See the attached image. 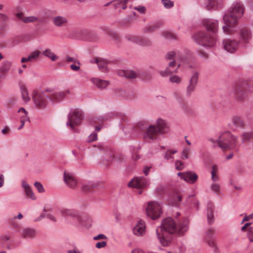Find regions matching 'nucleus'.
I'll return each instance as SVG.
<instances>
[{"label":"nucleus","mask_w":253,"mask_h":253,"mask_svg":"<svg viewBox=\"0 0 253 253\" xmlns=\"http://www.w3.org/2000/svg\"><path fill=\"white\" fill-rule=\"evenodd\" d=\"M22 97L25 102H28L30 100V98L29 96V94L27 89L25 86L22 85L20 87Z\"/></svg>","instance_id":"f704fd0d"},{"label":"nucleus","mask_w":253,"mask_h":253,"mask_svg":"<svg viewBox=\"0 0 253 253\" xmlns=\"http://www.w3.org/2000/svg\"><path fill=\"white\" fill-rule=\"evenodd\" d=\"M199 73L195 72L191 77L188 86L186 87V96L190 97L191 94L195 91L199 79Z\"/></svg>","instance_id":"9b49d317"},{"label":"nucleus","mask_w":253,"mask_h":253,"mask_svg":"<svg viewBox=\"0 0 253 253\" xmlns=\"http://www.w3.org/2000/svg\"><path fill=\"white\" fill-rule=\"evenodd\" d=\"M171 204L173 206L178 207L180 205L182 196L178 193H174L171 197Z\"/></svg>","instance_id":"7c9ffc66"},{"label":"nucleus","mask_w":253,"mask_h":253,"mask_svg":"<svg viewBox=\"0 0 253 253\" xmlns=\"http://www.w3.org/2000/svg\"><path fill=\"white\" fill-rule=\"evenodd\" d=\"M198 175L192 171L185 172L184 180L190 184H194L198 179Z\"/></svg>","instance_id":"f3484780"},{"label":"nucleus","mask_w":253,"mask_h":253,"mask_svg":"<svg viewBox=\"0 0 253 253\" xmlns=\"http://www.w3.org/2000/svg\"><path fill=\"white\" fill-rule=\"evenodd\" d=\"M42 55L50 58L52 61L56 60L58 57L49 49H46L42 52Z\"/></svg>","instance_id":"473e14b6"},{"label":"nucleus","mask_w":253,"mask_h":253,"mask_svg":"<svg viewBox=\"0 0 253 253\" xmlns=\"http://www.w3.org/2000/svg\"><path fill=\"white\" fill-rule=\"evenodd\" d=\"M253 92L250 85L247 83L238 84L235 88L234 95L237 101H243L248 95Z\"/></svg>","instance_id":"0eeeda50"},{"label":"nucleus","mask_w":253,"mask_h":253,"mask_svg":"<svg viewBox=\"0 0 253 253\" xmlns=\"http://www.w3.org/2000/svg\"><path fill=\"white\" fill-rule=\"evenodd\" d=\"M126 0H116L113 2V6L115 9H118L119 12L121 9H125L126 8Z\"/></svg>","instance_id":"bb28decb"},{"label":"nucleus","mask_w":253,"mask_h":253,"mask_svg":"<svg viewBox=\"0 0 253 253\" xmlns=\"http://www.w3.org/2000/svg\"><path fill=\"white\" fill-rule=\"evenodd\" d=\"M145 222L142 220H140L133 228V233L135 235L139 236L142 235L145 232Z\"/></svg>","instance_id":"6ab92c4d"},{"label":"nucleus","mask_w":253,"mask_h":253,"mask_svg":"<svg viewBox=\"0 0 253 253\" xmlns=\"http://www.w3.org/2000/svg\"><path fill=\"white\" fill-rule=\"evenodd\" d=\"M60 212L62 216L66 217L70 216L74 218H77L80 220L78 212L74 209H63L60 211Z\"/></svg>","instance_id":"aec40b11"},{"label":"nucleus","mask_w":253,"mask_h":253,"mask_svg":"<svg viewBox=\"0 0 253 253\" xmlns=\"http://www.w3.org/2000/svg\"><path fill=\"white\" fill-rule=\"evenodd\" d=\"M233 124L237 127L243 128L245 126V123L243 119L239 116H234L232 118Z\"/></svg>","instance_id":"c756f323"},{"label":"nucleus","mask_w":253,"mask_h":253,"mask_svg":"<svg viewBox=\"0 0 253 253\" xmlns=\"http://www.w3.org/2000/svg\"><path fill=\"white\" fill-rule=\"evenodd\" d=\"M34 186L39 193H43L44 192V189L41 183L36 181L34 183Z\"/></svg>","instance_id":"37998d69"},{"label":"nucleus","mask_w":253,"mask_h":253,"mask_svg":"<svg viewBox=\"0 0 253 253\" xmlns=\"http://www.w3.org/2000/svg\"><path fill=\"white\" fill-rule=\"evenodd\" d=\"M45 92H49V94L45 95L44 92H40L37 90H34L32 93V98L37 107L39 108H44L47 104L46 98H48L52 102L59 101L65 97L64 92H56L52 89H46Z\"/></svg>","instance_id":"20e7f679"},{"label":"nucleus","mask_w":253,"mask_h":253,"mask_svg":"<svg viewBox=\"0 0 253 253\" xmlns=\"http://www.w3.org/2000/svg\"><path fill=\"white\" fill-rule=\"evenodd\" d=\"M203 24L207 31L211 34L209 35L205 32L195 34L192 39L197 44L204 47L213 46L216 42V34L218 30V21L214 19H205L203 20Z\"/></svg>","instance_id":"f03ea898"},{"label":"nucleus","mask_w":253,"mask_h":253,"mask_svg":"<svg viewBox=\"0 0 253 253\" xmlns=\"http://www.w3.org/2000/svg\"><path fill=\"white\" fill-rule=\"evenodd\" d=\"M214 232L213 229H209L206 232V240L209 247L212 249L214 253H219V250L215 243L214 240L211 238L212 235V233Z\"/></svg>","instance_id":"2eb2a0df"},{"label":"nucleus","mask_w":253,"mask_h":253,"mask_svg":"<svg viewBox=\"0 0 253 253\" xmlns=\"http://www.w3.org/2000/svg\"><path fill=\"white\" fill-rule=\"evenodd\" d=\"M8 19V17L4 14L0 13V21H6Z\"/></svg>","instance_id":"680f3d73"},{"label":"nucleus","mask_w":253,"mask_h":253,"mask_svg":"<svg viewBox=\"0 0 253 253\" xmlns=\"http://www.w3.org/2000/svg\"><path fill=\"white\" fill-rule=\"evenodd\" d=\"M161 2L164 6L166 8H170L173 6V1L170 0H162Z\"/></svg>","instance_id":"a19ab883"},{"label":"nucleus","mask_w":253,"mask_h":253,"mask_svg":"<svg viewBox=\"0 0 253 253\" xmlns=\"http://www.w3.org/2000/svg\"><path fill=\"white\" fill-rule=\"evenodd\" d=\"M248 237L251 242H253V228L249 227L248 229Z\"/></svg>","instance_id":"de8ad7c7"},{"label":"nucleus","mask_w":253,"mask_h":253,"mask_svg":"<svg viewBox=\"0 0 253 253\" xmlns=\"http://www.w3.org/2000/svg\"><path fill=\"white\" fill-rule=\"evenodd\" d=\"M11 66V63L10 61H5L3 62L1 67L0 68V72L3 73H7Z\"/></svg>","instance_id":"72a5a7b5"},{"label":"nucleus","mask_w":253,"mask_h":253,"mask_svg":"<svg viewBox=\"0 0 253 253\" xmlns=\"http://www.w3.org/2000/svg\"><path fill=\"white\" fill-rule=\"evenodd\" d=\"M238 137L226 131L221 134L217 139V146L222 150L234 149L237 144Z\"/></svg>","instance_id":"423d86ee"},{"label":"nucleus","mask_w":253,"mask_h":253,"mask_svg":"<svg viewBox=\"0 0 253 253\" xmlns=\"http://www.w3.org/2000/svg\"><path fill=\"white\" fill-rule=\"evenodd\" d=\"M176 169L178 170H181L184 168L183 162L180 161L176 160L175 162Z\"/></svg>","instance_id":"09e8293b"},{"label":"nucleus","mask_w":253,"mask_h":253,"mask_svg":"<svg viewBox=\"0 0 253 253\" xmlns=\"http://www.w3.org/2000/svg\"><path fill=\"white\" fill-rule=\"evenodd\" d=\"M252 138H253V132L244 133L241 135L243 143L248 142Z\"/></svg>","instance_id":"c9c22d12"},{"label":"nucleus","mask_w":253,"mask_h":253,"mask_svg":"<svg viewBox=\"0 0 253 253\" xmlns=\"http://www.w3.org/2000/svg\"><path fill=\"white\" fill-rule=\"evenodd\" d=\"M137 44L143 46H150L152 45V42L148 39L139 37Z\"/></svg>","instance_id":"2f4dec72"},{"label":"nucleus","mask_w":253,"mask_h":253,"mask_svg":"<svg viewBox=\"0 0 253 253\" xmlns=\"http://www.w3.org/2000/svg\"><path fill=\"white\" fill-rule=\"evenodd\" d=\"M146 213L147 216L152 219L155 220L157 219L162 214L160 205L155 201L149 202L146 208Z\"/></svg>","instance_id":"9d476101"},{"label":"nucleus","mask_w":253,"mask_h":253,"mask_svg":"<svg viewBox=\"0 0 253 253\" xmlns=\"http://www.w3.org/2000/svg\"><path fill=\"white\" fill-rule=\"evenodd\" d=\"M107 245V243L105 241H102L97 242L95 245V247L97 249H100L105 247Z\"/></svg>","instance_id":"5fc2aeb1"},{"label":"nucleus","mask_w":253,"mask_h":253,"mask_svg":"<svg viewBox=\"0 0 253 253\" xmlns=\"http://www.w3.org/2000/svg\"><path fill=\"white\" fill-rule=\"evenodd\" d=\"M244 8L243 5L240 2L234 3L229 10V14H225L223 20L225 25L222 27L223 31L226 34L232 32V28L236 26L238 19L243 14Z\"/></svg>","instance_id":"7ed1b4c3"},{"label":"nucleus","mask_w":253,"mask_h":253,"mask_svg":"<svg viewBox=\"0 0 253 253\" xmlns=\"http://www.w3.org/2000/svg\"><path fill=\"white\" fill-rule=\"evenodd\" d=\"M253 218V214L252 213L251 214H250L249 215L247 216V215H246L245 216V217L244 218L242 222V223H243V222H244L245 221H248L250 219H252Z\"/></svg>","instance_id":"69168bd1"},{"label":"nucleus","mask_w":253,"mask_h":253,"mask_svg":"<svg viewBox=\"0 0 253 253\" xmlns=\"http://www.w3.org/2000/svg\"><path fill=\"white\" fill-rule=\"evenodd\" d=\"M26 121H27V120H26V118H21L20 122L21 124V126L18 128V129H21L24 126L25 122Z\"/></svg>","instance_id":"0e129e2a"},{"label":"nucleus","mask_w":253,"mask_h":253,"mask_svg":"<svg viewBox=\"0 0 253 253\" xmlns=\"http://www.w3.org/2000/svg\"><path fill=\"white\" fill-rule=\"evenodd\" d=\"M67 18L62 16H56L52 18V22L56 27H63L67 23Z\"/></svg>","instance_id":"4be33fe9"},{"label":"nucleus","mask_w":253,"mask_h":253,"mask_svg":"<svg viewBox=\"0 0 253 253\" xmlns=\"http://www.w3.org/2000/svg\"><path fill=\"white\" fill-rule=\"evenodd\" d=\"M123 75L126 78L133 79L141 76L140 73H136L131 70H127L122 72Z\"/></svg>","instance_id":"c85d7f7f"},{"label":"nucleus","mask_w":253,"mask_h":253,"mask_svg":"<svg viewBox=\"0 0 253 253\" xmlns=\"http://www.w3.org/2000/svg\"><path fill=\"white\" fill-rule=\"evenodd\" d=\"M135 9L137 10L140 13H144L146 10V8L144 6L136 7H135Z\"/></svg>","instance_id":"052dcab7"},{"label":"nucleus","mask_w":253,"mask_h":253,"mask_svg":"<svg viewBox=\"0 0 253 253\" xmlns=\"http://www.w3.org/2000/svg\"><path fill=\"white\" fill-rule=\"evenodd\" d=\"M68 253H81V252L77 248H74L73 250H70L67 251Z\"/></svg>","instance_id":"774afa93"},{"label":"nucleus","mask_w":253,"mask_h":253,"mask_svg":"<svg viewBox=\"0 0 253 253\" xmlns=\"http://www.w3.org/2000/svg\"><path fill=\"white\" fill-rule=\"evenodd\" d=\"M190 153V150L188 148H184L182 152V158L187 159H188V155Z\"/></svg>","instance_id":"8fccbe9b"},{"label":"nucleus","mask_w":253,"mask_h":253,"mask_svg":"<svg viewBox=\"0 0 253 253\" xmlns=\"http://www.w3.org/2000/svg\"><path fill=\"white\" fill-rule=\"evenodd\" d=\"M99 149L100 150H101V151H103L109 150L110 151V153L109 154V156L111 159L113 158V157H114V153H113V151H112L110 150V148H109L105 146L104 145H100V146H99Z\"/></svg>","instance_id":"79ce46f5"},{"label":"nucleus","mask_w":253,"mask_h":253,"mask_svg":"<svg viewBox=\"0 0 253 253\" xmlns=\"http://www.w3.org/2000/svg\"><path fill=\"white\" fill-rule=\"evenodd\" d=\"M25 191L26 193V195L28 198L33 200L36 199V197L34 195L30 187H28L25 190Z\"/></svg>","instance_id":"ea45409f"},{"label":"nucleus","mask_w":253,"mask_h":253,"mask_svg":"<svg viewBox=\"0 0 253 253\" xmlns=\"http://www.w3.org/2000/svg\"><path fill=\"white\" fill-rule=\"evenodd\" d=\"M107 239L106 236L105 235H104V234H99L97 236L93 237V239L95 240H99V239Z\"/></svg>","instance_id":"bf43d9fd"},{"label":"nucleus","mask_w":253,"mask_h":253,"mask_svg":"<svg viewBox=\"0 0 253 253\" xmlns=\"http://www.w3.org/2000/svg\"><path fill=\"white\" fill-rule=\"evenodd\" d=\"M160 27V25L159 24H156L145 27L143 31L145 33H152L159 29Z\"/></svg>","instance_id":"e433bc0d"},{"label":"nucleus","mask_w":253,"mask_h":253,"mask_svg":"<svg viewBox=\"0 0 253 253\" xmlns=\"http://www.w3.org/2000/svg\"><path fill=\"white\" fill-rule=\"evenodd\" d=\"M169 131V127L166 122L161 119H158L156 125H150L147 127L146 131L143 133V139L146 142H152L157 139L158 135L166 133Z\"/></svg>","instance_id":"39448f33"},{"label":"nucleus","mask_w":253,"mask_h":253,"mask_svg":"<svg viewBox=\"0 0 253 253\" xmlns=\"http://www.w3.org/2000/svg\"><path fill=\"white\" fill-rule=\"evenodd\" d=\"M163 36L168 39H173L174 38V36L169 32H163Z\"/></svg>","instance_id":"3c124183"},{"label":"nucleus","mask_w":253,"mask_h":253,"mask_svg":"<svg viewBox=\"0 0 253 253\" xmlns=\"http://www.w3.org/2000/svg\"><path fill=\"white\" fill-rule=\"evenodd\" d=\"M68 121L66 125L70 126L72 129H74V125H79L83 119V114L81 110L75 109L71 110L68 116Z\"/></svg>","instance_id":"6e6552de"},{"label":"nucleus","mask_w":253,"mask_h":253,"mask_svg":"<svg viewBox=\"0 0 253 253\" xmlns=\"http://www.w3.org/2000/svg\"><path fill=\"white\" fill-rule=\"evenodd\" d=\"M40 52L38 50L35 51L30 53L27 57V58L29 61H33L37 59L40 55Z\"/></svg>","instance_id":"4c0bfd02"},{"label":"nucleus","mask_w":253,"mask_h":253,"mask_svg":"<svg viewBox=\"0 0 253 253\" xmlns=\"http://www.w3.org/2000/svg\"><path fill=\"white\" fill-rule=\"evenodd\" d=\"M207 8L208 10L219 9L223 7V0H207Z\"/></svg>","instance_id":"dca6fc26"},{"label":"nucleus","mask_w":253,"mask_h":253,"mask_svg":"<svg viewBox=\"0 0 253 253\" xmlns=\"http://www.w3.org/2000/svg\"><path fill=\"white\" fill-rule=\"evenodd\" d=\"M240 38L244 42H248L251 38L250 30L247 28H243L240 31Z\"/></svg>","instance_id":"a878e982"},{"label":"nucleus","mask_w":253,"mask_h":253,"mask_svg":"<svg viewBox=\"0 0 253 253\" xmlns=\"http://www.w3.org/2000/svg\"><path fill=\"white\" fill-rule=\"evenodd\" d=\"M211 189L213 192L218 194L220 192V185L217 183H212L211 185Z\"/></svg>","instance_id":"c03bdc74"},{"label":"nucleus","mask_w":253,"mask_h":253,"mask_svg":"<svg viewBox=\"0 0 253 253\" xmlns=\"http://www.w3.org/2000/svg\"><path fill=\"white\" fill-rule=\"evenodd\" d=\"M211 180L213 182L217 181L219 180V177L217 175V173H215L211 172Z\"/></svg>","instance_id":"13d9d810"},{"label":"nucleus","mask_w":253,"mask_h":253,"mask_svg":"<svg viewBox=\"0 0 253 253\" xmlns=\"http://www.w3.org/2000/svg\"><path fill=\"white\" fill-rule=\"evenodd\" d=\"M66 61L68 62H73L75 63H77L78 65H80V62L78 61L76 58L70 57L69 55L66 56Z\"/></svg>","instance_id":"603ef678"},{"label":"nucleus","mask_w":253,"mask_h":253,"mask_svg":"<svg viewBox=\"0 0 253 253\" xmlns=\"http://www.w3.org/2000/svg\"><path fill=\"white\" fill-rule=\"evenodd\" d=\"M71 69L74 71H78L80 70V66L75 64H72L70 65Z\"/></svg>","instance_id":"e2e57ef3"},{"label":"nucleus","mask_w":253,"mask_h":253,"mask_svg":"<svg viewBox=\"0 0 253 253\" xmlns=\"http://www.w3.org/2000/svg\"><path fill=\"white\" fill-rule=\"evenodd\" d=\"M22 235L25 238H34L36 234V231L34 228H25L22 230Z\"/></svg>","instance_id":"393cba45"},{"label":"nucleus","mask_w":253,"mask_h":253,"mask_svg":"<svg viewBox=\"0 0 253 253\" xmlns=\"http://www.w3.org/2000/svg\"><path fill=\"white\" fill-rule=\"evenodd\" d=\"M97 139V133L95 132H93L88 137L87 141L89 142H93Z\"/></svg>","instance_id":"a18cd8bd"},{"label":"nucleus","mask_w":253,"mask_h":253,"mask_svg":"<svg viewBox=\"0 0 253 253\" xmlns=\"http://www.w3.org/2000/svg\"><path fill=\"white\" fill-rule=\"evenodd\" d=\"M83 220V222L85 219H86L87 220V225H84L85 226H86L87 227H90L91 226V223H92V219L91 218L88 216H84L82 220Z\"/></svg>","instance_id":"6e6d98bb"},{"label":"nucleus","mask_w":253,"mask_h":253,"mask_svg":"<svg viewBox=\"0 0 253 253\" xmlns=\"http://www.w3.org/2000/svg\"><path fill=\"white\" fill-rule=\"evenodd\" d=\"M175 55V52L173 51L169 52L166 55V58L168 60L172 59Z\"/></svg>","instance_id":"4d7b16f0"},{"label":"nucleus","mask_w":253,"mask_h":253,"mask_svg":"<svg viewBox=\"0 0 253 253\" xmlns=\"http://www.w3.org/2000/svg\"><path fill=\"white\" fill-rule=\"evenodd\" d=\"M175 65L176 63L174 60L170 62L169 64V67L167 68L164 71H160V74L162 77H167L171 75L173 72H176L177 69H172V68H174Z\"/></svg>","instance_id":"a211bd4d"},{"label":"nucleus","mask_w":253,"mask_h":253,"mask_svg":"<svg viewBox=\"0 0 253 253\" xmlns=\"http://www.w3.org/2000/svg\"><path fill=\"white\" fill-rule=\"evenodd\" d=\"M98 184L93 182H89L87 183H84L82 186V192L88 193L93 191V190L97 188Z\"/></svg>","instance_id":"5701e85b"},{"label":"nucleus","mask_w":253,"mask_h":253,"mask_svg":"<svg viewBox=\"0 0 253 253\" xmlns=\"http://www.w3.org/2000/svg\"><path fill=\"white\" fill-rule=\"evenodd\" d=\"M223 44L224 49L230 53H233L237 49L239 42L234 40L225 39L223 41Z\"/></svg>","instance_id":"4468645a"},{"label":"nucleus","mask_w":253,"mask_h":253,"mask_svg":"<svg viewBox=\"0 0 253 253\" xmlns=\"http://www.w3.org/2000/svg\"><path fill=\"white\" fill-rule=\"evenodd\" d=\"M91 81L93 84L100 89L105 88L109 84L108 81L98 78H92Z\"/></svg>","instance_id":"412c9836"},{"label":"nucleus","mask_w":253,"mask_h":253,"mask_svg":"<svg viewBox=\"0 0 253 253\" xmlns=\"http://www.w3.org/2000/svg\"><path fill=\"white\" fill-rule=\"evenodd\" d=\"M63 180L65 184L71 188H75L77 184V179L74 175L67 171H65L63 175Z\"/></svg>","instance_id":"ddd939ff"},{"label":"nucleus","mask_w":253,"mask_h":253,"mask_svg":"<svg viewBox=\"0 0 253 253\" xmlns=\"http://www.w3.org/2000/svg\"><path fill=\"white\" fill-rule=\"evenodd\" d=\"M51 13L52 12L51 10L45 9L42 12L43 17L40 18L34 16L24 17L22 13H17L16 16L25 23H32L37 21L42 23L45 21V18H50Z\"/></svg>","instance_id":"1a4fd4ad"},{"label":"nucleus","mask_w":253,"mask_h":253,"mask_svg":"<svg viewBox=\"0 0 253 253\" xmlns=\"http://www.w3.org/2000/svg\"><path fill=\"white\" fill-rule=\"evenodd\" d=\"M188 223L187 218L179 221L177 224L171 217L164 219L161 225L156 229L157 236L161 244L164 247L168 246L171 243L174 234L179 236L184 235L188 229Z\"/></svg>","instance_id":"f257e3e1"},{"label":"nucleus","mask_w":253,"mask_h":253,"mask_svg":"<svg viewBox=\"0 0 253 253\" xmlns=\"http://www.w3.org/2000/svg\"><path fill=\"white\" fill-rule=\"evenodd\" d=\"M169 81L172 83L179 84L181 82V79L177 76H173L170 77Z\"/></svg>","instance_id":"49530a36"},{"label":"nucleus","mask_w":253,"mask_h":253,"mask_svg":"<svg viewBox=\"0 0 253 253\" xmlns=\"http://www.w3.org/2000/svg\"><path fill=\"white\" fill-rule=\"evenodd\" d=\"M18 112L24 113V115L22 116L21 118H26V120H27L28 121H30L29 119L27 117L28 112L24 108H20L18 110Z\"/></svg>","instance_id":"864d4df0"},{"label":"nucleus","mask_w":253,"mask_h":253,"mask_svg":"<svg viewBox=\"0 0 253 253\" xmlns=\"http://www.w3.org/2000/svg\"><path fill=\"white\" fill-rule=\"evenodd\" d=\"M150 168H151V167H147V166H146L144 168L143 172L146 176H147L148 174Z\"/></svg>","instance_id":"338daca9"},{"label":"nucleus","mask_w":253,"mask_h":253,"mask_svg":"<svg viewBox=\"0 0 253 253\" xmlns=\"http://www.w3.org/2000/svg\"><path fill=\"white\" fill-rule=\"evenodd\" d=\"M125 38L128 41L131 42L136 44L137 43L138 40H139V37L129 34L126 35Z\"/></svg>","instance_id":"58836bf2"},{"label":"nucleus","mask_w":253,"mask_h":253,"mask_svg":"<svg viewBox=\"0 0 253 253\" xmlns=\"http://www.w3.org/2000/svg\"><path fill=\"white\" fill-rule=\"evenodd\" d=\"M95 62L97 64L98 68L101 72H107L108 71L107 68V64L108 62L106 60L96 59Z\"/></svg>","instance_id":"cd10ccee"},{"label":"nucleus","mask_w":253,"mask_h":253,"mask_svg":"<svg viewBox=\"0 0 253 253\" xmlns=\"http://www.w3.org/2000/svg\"><path fill=\"white\" fill-rule=\"evenodd\" d=\"M213 208V204L211 202L208 203L207 205V219L209 224H213L214 221Z\"/></svg>","instance_id":"b1692460"},{"label":"nucleus","mask_w":253,"mask_h":253,"mask_svg":"<svg viewBox=\"0 0 253 253\" xmlns=\"http://www.w3.org/2000/svg\"><path fill=\"white\" fill-rule=\"evenodd\" d=\"M148 181L143 176L135 177L132 179L127 184V186L137 189L143 188L147 186Z\"/></svg>","instance_id":"f8f14e48"}]
</instances>
